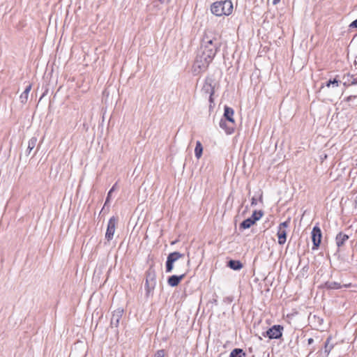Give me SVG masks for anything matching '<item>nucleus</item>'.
I'll return each instance as SVG.
<instances>
[{"mask_svg":"<svg viewBox=\"0 0 357 357\" xmlns=\"http://www.w3.org/2000/svg\"><path fill=\"white\" fill-rule=\"evenodd\" d=\"M161 3H168L170 0H158Z\"/></svg>","mask_w":357,"mask_h":357,"instance_id":"35","label":"nucleus"},{"mask_svg":"<svg viewBox=\"0 0 357 357\" xmlns=\"http://www.w3.org/2000/svg\"><path fill=\"white\" fill-rule=\"evenodd\" d=\"M338 83H339V81L336 78H335L333 80L330 79L329 81H328L326 84V86L327 87H329L331 84H333V85H335L336 86H338Z\"/></svg>","mask_w":357,"mask_h":357,"instance_id":"27","label":"nucleus"},{"mask_svg":"<svg viewBox=\"0 0 357 357\" xmlns=\"http://www.w3.org/2000/svg\"><path fill=\"white\" fill-rule=\"evenodd\" d=\"M185 273H183L180 275H172L168 278L167 283L171 287L177 286L180 282L185 278Z\"/></svg>","mask_w":357,"mask_h":357,"instance_id":"11","label":"nucleus"},{"mask_svg":"<svg viewBox=\"0 0 357 357\" xmlns=\"http://www.w3.org/2000/svg\"><path fill=\"white\" fill-rule=\"evenodd\" d=\"M307 269L308 268L307 266H305L303 268V272H307Z\"/></svg>","mask_w":357,"mask_h":357,"instance_id":"38","label":"nucleus"},{"mask_svg":"<svg viewBox=\"0 0 357 357\" xmlns=\"http://www.w3.org/2000/svg\"><path fill=\"white\" fill-rule=\"evenodd\" d=\"M202 92L207 96H209V102L212 103L213 102V96L215 93L214 86L212 85V79H206L202 86Z\"/></svg>","mask_w":357,"mask_h":357,"instance_id":"6","label":"nucleus"},{"mask_svg":"<svg viewBox=\"0 0 357 357\" xmlns=\"http://www.w3.org/2000/svg\"><path fill=\"white\" fill-rule=\"evenodd\" d=\"M165 351L164 349H160V350H158L155 354H154V356L153 357H165Z\"/></svg>","mask_w":357,"mask_h":357,"instance_id":"28","label":"nucleus"},{"mask_svg":"<svg viewBox=\"0 0 357 357\" xmlns=\"http://www.w3.org/2000/svg\"><path fill=\"white\" fill-rule=\"evenodd\" d=\"M183 257V255L177 252L170 253L167 257L166 262V272L170 273L173 270L174 263L177 261L179 259L182 258Z\"/></svg>","mask_w":357,"mask_h":357,"instance_id":"7","label":"nucleus"},{"mask_svg":"<svg viewBox=\"0 0 357 357\" xmlns=\"http://www.w3.org/2000/svg\"><path fill=\"white\" fill-rule=\"evenodd\" d=\"M220 127L222 128L227 134H231L234 131V125L229 123L228 121L221 119L219 123Z\"/></svg>","mask_w":357,"mask_h":357,"instance_id":"13","label":"nucleus"},{"mask_svg":"<svg viewBox=\"0 0 357 357\" xmlns=\"http://www.w3.org/2000/svg\"><path fill=\"white\" fill-rule=\"evenodd\" d=\"M287 226H288V222L286 221V222L281 223L280 225L279 228H284L285 229V228L287 227Z\"/></svg>","mask_w":357,"mask_h":357,"instance_id":"32","label":"nucleus"},{"mask_svg":"<svg viewBox=\"0 0 357 357\" xmlns=\"http://www.w3.org/2000/svg\"><path fill=\"white\" fill-rule=\"evenodd\" d=\"M156 282H145L146 295L149 296L150 293L154 289Z\"/></svg>","mask_w":357,"mask_h":357,"instance_id":"23","label":"nucleus"},{"mask_svg":"<svg viewBox=\"0 0 357 357\" xmlns=\"http://www.w3.org/2000/svg\"><path fill=\"white\" fill-rule=\"evenodd\" d=\"M254 224L255 222L250 218H248L240 224V228L243 229H248Z\"/></svg>","mask_w":357,"mask_h":357,"instance_id":"21","label":"nucleus"},{"mask_svg":"<svg viewBox=\"0 0 357 357\" xmlns=\"http://www.w3.org/2000/svg\"><path fill=\"white\" fill-rule=\"evenodd\" d=\"M354 64L355 67L357 68V56H356V59L354 61Z\"/></svg>","mask_w":357,"mask_h":357,"instance_id":"37","label":"nucleus"},{"mask_svg":"<svg viewBox=\"0 0 357 357\" xmlns=\"http://www.w3.org/2000/svg\"><path fill=\"white\" fill-rule=\"evenodd\" d=\"M342 79L344 86L356 85L357 84V73L355 75L347 73L343 76Z\"/></svg>","mask_w":357,"mask_h":357,"instance_id":"10","label":"nucleus"},{"mask_svg":"<svg viewBox=\"0 0 357 357\" xmlns=\"http://www.w3.org/2000/svg\"><path fill=\"white\" fill-rule=\"evenodd\" d=\"M38 139L36 137H32L28 142V146L25 151L26 156H29L31 154V151L35 148Z\"/></svg>","mask_w":357,"mask_h":357,"instance_id":"15","label":"nucleus"},{"mask_svg":"<svg viewBox=\"0 0 357 357\" xmlns=\"http://www.w3.org/2000/svg\"><path fill=\"white\" fill-rule=\"evenodd\" d=\"M326 287L328 289H339L341 287V285L340 283L335 282H328L326 283Z\"/></svg>","mask_w":357,"mask_h":357,"instance_id":"26","label":"nucleus"},{"mask_svg":"<svg viewBox=\"0 0 357 357\" xmlns=\"http://www.w3.org/2000/svg\"><path fill=\"white\" fill-rule=\"evenodd\" d=\"M215 55V54L207 53L199 48L193 64L194 73L197 75L206 71Z\"/></svg>","mask_w":357,"mask_h":357,"instance_id":"1","label":"nucleus"},{"mask_svg":"<svg viewBox=\"0 0 357 357\" xmlns=\"http://www.w3.org/2000/svg\"><path fill=\"white\" fill-rule=\"evenodd\" d=\"M228 266L233 270L238 271L243 267V264L239 261L230 260Z\"/></svg>","mask_w":357,"mask_h":357,"instance_id":"19","label":"nucleus"},{"mask_svg":"<svg viewBox=\"0 0 357 357\" xmlns=\"http://www.w3.org/2000/svg\"><path fill=\"white\" fill-rule=\"evenodd\" d=\"M176 243V241H172V242L171 243V244H172V245H174V243Z\"/></svg>","mask_w":357,"mask_h":357,"instance_id":"40","label":"nucleus"},{"mask_svg":"<svg viewBox=\"0 0 357 357\" xmlns=\"http://www.w3.org/2000/svg\"><path fill=\"white\" fill-rule=\"evenodd\" d=\"M234 113V109L231 107L225 106L224 118L222 119L228 121L229 123L234 125V119L233 118Z\"/></svg>","mask_w":357,"mask_h":357,"instance_id":"12","label":"nucleus"},{"mask_svg":"<svg viewBox=\"0 0 357 357\" xmlns=\"http://www.w3.org/2000/svg\"><path fill=\"white\" fill-rule=\"evenodd\" d=\"M280 1V0H273V5H276V4H278Z\"/></svg>","mask_w":357,"mask_h":357,"instance_id":"36","label":"nucleus"},{"mask_svg":"<svg viewBox=\"0 0 357 357\" xmlns=\"http://www.w3.org/2000/svg\"><path fill=\"white\" fill-rule=\"evenodd\" d=\"M321 231L317 226L313 227L311 232V238L313 243V245H320L321 242Z\"/></svg>","mask_w":357,"mask_h":357,"instance_id":"8","label":"nucleus"},{"mask_svg":"<svg viewBox=\"0 0 357 357\" xmlns=\"http://www.w3.org/2000/svg\"><path fill=\"white\" fill-rule=\"evenodd\" d=\"M211 10L216 16L229 15L233 11V3L230 0L216 1L211 5Z\"/></svg>","mask_w":357,"mask_h":357,"instance_id":"3","label":"nucleus"},{"mask_svg":"<svg viewBox=\"0 0 357 357\" xmlns=\"http://www.w3.org/2000/svg\"><path fill=\"white\" fill-rule=\"evenodd\" d=\"M123 312V310L121 309H118L113 312L110 323L112 327H118Z\"/></svg>","mask_w":357,"mask_h":357,"instance_id":"9","label":"nucleus"},{"mask_svg":"<svg viewBox=\"0 0 357 357\" xmlns=\"http://www.w3.org/2000/svg\"><path fill=\"white\" fill-rule=\"evenodd\" d=\"M283 327L280 325H274L266 332L263 333L264 337H268L270 339H278L282 337Z\"/></svg>","mask_w":357,"mask_h":357,"instance_id":"5","label":"nucleus"},{"mask_svg":"<svg viewBox=\"0 0 357 357\" xmlns=\"http://www.w3.org/2000/svg\"><path fill=\"white\" fill-rule=\"evenodd\" d=\"M31 89V84H29L26 89H24V92L20 95V99L22 103L26 102L28 100L29 93Z\"/></svg>","mask_w":357,"mask_h":357,"instance_id":"17","label":"nucleus"},{"mask_svg":"<svg viewBox=\"0 0 357 357\" xmlns=\"http://www.w3.org/2000/svg\"><path fill=\"white\" fill-rule=\"evenodd\" d=\"M259 201H262V195H261L260 197H259Z\"/></svg>","mask_w":357,"mask_h":357,"instance_id":"39","label":"nucleus"},{"mask_svg":"<svg viewBox=\"0 0 357 357\" xmlns=\"http://www.w3.org/2000/svg\"><path fill=\"white\" fill-rule=\"evenodd\" d=\"M116 185H117V183H115L112 187V188L109 190V191L108 192L107 196V198H106V200H105V204H104L102 208L101 209L100 213H103V212H105L106 206H109V200H110V194H112L115 190Z\"/></svg>","mask_w":357,"mask_h":357,"instance_id":"18","label":"nucleus"},{"mask_svg":"<svg viewBox=\"0 0 357 357\" xmlns=\"http://www.w3.org/2000/svg\"><path fill=\"white\" fill-rule=\"evenodd\" d=\"M349 236L343 233L340 232L337 234L335 238L336 245H343L349 240Z\"/></svg>","mask_w":357,"mask_h":357,"instance_id":"14","label":"nucleus"},{"mask_svg":"<svg viewBox=\"0 0 357 357\" xmlns=\"http://www.w3.org/2000/svg\"><path fill=\"white\" fill-rule=\"evenodd\" d=\"M330 340H331V339L328 338L326 342V343H325V351L327 352V353H329L330 351L332 349V346L329 345Z\"/></svg>","mask_w":357,"mask_h":357,"instance_id":"29","label":"nucleus"},{"mask_svg":"<svg viewBox=\"0 0 357 357\" xmlns=\"http://www.w3.org/2000/svg\"><path fill=\"white\" fill-rule=\"evenodd\" d=\"M278 243L282 245L285 243L287 238V232L284 228H279L278 231Z\"/></svg>","mask_w":357,"mask_h":357,"instance_id":"16","label":"nucleus"},{"mask_svg":"<svg viewBox=\"0 0 357 357\" xmlns=\"http://www.w3.org/2000/svg\"><path fill=\"white\" fill-rule=\"evenodd\" d=\"M349 28L352 29V28H357V19L355 20L354 21H353L350 24H349Z\"/></svg>","mask_w":357,"mask_h":357,"instance_id":"30","label":"nucleus"},{"mask_svg":"<svg viewBox=\"0 0 357 357\" xmlns=\"http://www.w3.org/2000/svg\"><path fill=\"white\" fill-rule=\"evenodd\" d=\"M257 199L255 197H252V199H251V205L252 206H255L257 205Z\"/></svg>","mask_w":357,"mask_h":357,"instance_id":"33","label":"nucleus"},{"mask_svg":"<svg viewBox=\"0 0 357 357\" xmlns=\"http://www.w3.org/2000/svg\"><path fill=\"white\" fill-rule=\"evenodd\" d=\"M220 47V40L212 32H206L201 40L199 49L216 54Z\"/></svg>","mask_w":357,"mask_h":357,"instance_id":"2","label":"nucleus"},{"mask_svg":"<svg viewBox=\"0 0 357 357\" xmlns=\"http://www.w3.org/2000/svg\"><path fill=\"white\" fill-rule=\"evenodd\" d=\"M203 152V146L199 141L196 142V146L195 149V154L197 159L200 158Z\"/></svg>","mask_w":357,"mask_h":357,"instance_id":"20","label":"nucleus"},{"mask_svg":"<svg viewBox=\"0 0 357 357\" xmlns=\"http://www.w3.org/2000/svg\"><path fill=\"white\" fill-rule=\"evenodd\" d=\"M229 357H245V353L241 349H234L230 353Z\"/></svg>","mask_w":357,"mask_h":357,"instance_id":"22","label":"nucleus"},{"mask_svg":"<svg viewBox=\"0 0 357 357\" xmlns=\"http://www.w3.org/2000/svg\"><path fill=\"white\" fill-rule=\"evenodd\" d=\"M262 211H255L251 217H250L255 222L259 220L263 215Z\"/></svg>","mask_w":357,"mask_h":357,"instance_id":"25","label":"nucleus"},{"mask_svg":"<svg viewBox=\"0 0 357 357\" xmlns=\"http://www.w3.org/2000/svg\"><path fill=\"white\" fill-rule=\"evenodd\" d=\"M313 342H314V340H313V338L310 337V338H308V339H307V344H308L309 345L312 344Z\"/></svg>","mask_w":357,"mask_h":357,"instance_id":"34","label":"nucleus"},{"mask_svg":"<svg viewBox=\"0 0 357 357\" xmlns=\"http://www.w3.org/2000/svg\"><path fill=\"white\" fill-rule=\"evenodd\" d=\"M118 222L119 218L117 217L112 216L109 218L107 223V231L105 233V238L108 241L113 238Z\"/></svg>","mask_w":357,"mask_h":357,"instance_id":"4","label":"nucleus"},{"mask_svg":"<svg viewBox=\"0 0 357 357\" xmlns=\"http://www.w3.org/2000/svg\"><path fill=\"white\" fill-rule=\"evenodd\" d=\"M355 98H357V95L356 96H349L346 98V101L350 102V101H352Z\"/></svg>","mask_w":357,"mask_h":357,"instance_id":"31","label":"nucleus"},{"mask_svg":"<svg viewBox=\"0 0 357 357\" xmlns=\"http://www.w3.org/2000/svg\"><path fill=\"white\" fill-rule=\"evenodd\" d=\"M146 281L151 282H155V273L154 271L149 269L146 272Z\"/></svg>","mask_w":357,"mask_h":357,"instance_id":"24","label":"nucleus"}]
</instances>
